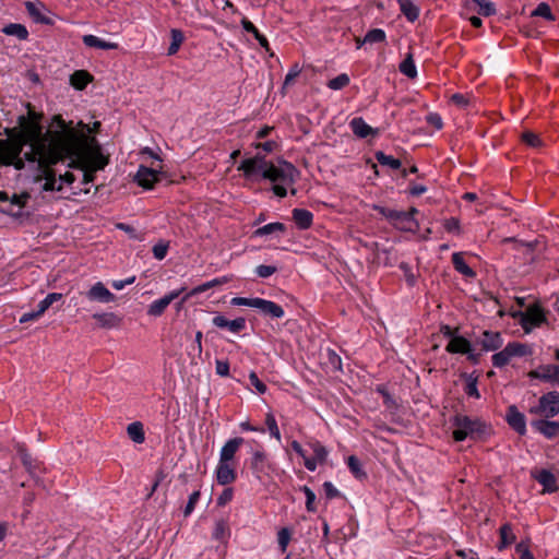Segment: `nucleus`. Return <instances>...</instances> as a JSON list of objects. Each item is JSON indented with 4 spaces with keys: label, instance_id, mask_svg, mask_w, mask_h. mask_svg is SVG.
Wrapping results in <instances>:
<instances>
[{
    "label": "nucleus",
    "instance_id": "nucleus-1",
    "mask_svg": "<svg viewBox=\"0 0 559 559\" xmlns=\"http://www.w3.org/2000/svg\"><path fill=\"white\" fill-rule=\"evenodd\" d=\"M41 115L29 111L28 117H20L22 139L25 143H36L39 150L59 146L79 140L73 121H66L61 115H55L46 132L40 123Z\"/></svg>",
    "mask_w": 559,
    "mask_h": 559
},
{
    "label": "nucleus",
    "instance_id": "nucleus-2",
    "mask_svg": "<svg viewBox=\"0 0 559 559\" xmlns=\"http://www.w3.org/2000/svg\"><path fill=\"white\" fill-rule=\"evenodd\" d=\"M238 170L247 178L261 175L262 178L272 181V191L278 198L287 195V188L294 185L298 176V170L293 164L284 162L281 166H275L261 155L243 159Z\"/></svg>",
    "mask_w": 559,
    "mask_h": 559
},
{
    "label": "nucleus",
    "instance_id": "nucleus-3",
    "mask_svg": "<svg viewBox=\"0 0 559 559\" xmlns=\"http://www.w3.org/2000/svg\"><path fill=\"white\" fill-rule=\"evenodd\" d=\"M88 126L82 121L78 122L75 133L79 136V148L69 153L71 158L70 167H88L94 170H102L109 163L107 156L102 152L99 144L95 138L87 135Z\"/></svg>",
    "mask_w": 559,
    "mask_h": 559
},
{
    "label": "nucleus",
    "instance_id": "nucleus-4",
    "mask_svg": "<svg viewBox=\"0 0 559 559\" xmlns=\"http://www.w3.org/2000/svg\"><path fill=\"white\" fill-rule=\"evenodd\" d=\"M78 148L79 140H75L53 147L49 154L46 153V157H44V159L38 164V175L36 177V181L57 177V173L53 166L69 157V153H73Z\"/></svg>",
    "mask_w": 559,
    "mask_h": 559
},
{
    "label": "nucleus",
    "instance_id": "nucleus-5",
    "mask_svg": "<svg viewBox=\"0 0 559 559\" xmlns=\"http://www.w3.org/2000/svg\"><path fill=\"white\" fill-rule=\"evenodd\" d=\"M453 426L452 437L455 441L461 442L465 439H477L485 433L486 425L476 417H469L463 414H456L451 419Z\"/></svg>",
    "mask_w": 559,
    "mask_h": 559
},
{
    "label": "nucleus",
    "instance_id": "nucleus-6",
    "mask_svg": "<svg viewBox=\"0 0 559 559\" xmlns=\"http://www.w3.org/2000/svg\"><path fill=\"white\" fill-rule=\"evenodd\" d=\"M530 413L545 418L555 417L559 414V393L550 391L543 394L538 400V404L530 408Z\"/></svg>",
    "mask_w": 559,
    "mask_h": 559
},
{
    "label": "nucleus",
    "instance_id": "nucleus-7",
    "mask_svg": "<svg viewBox=\"0 0 559 559\" xmlns=\"http://www.w3.org/2000/svg\"><path fill=\"white\" fill-rule=\"evenodd\" d=\"M249 465L253 475L258 479H261L262 475H266L272 468V463L269 460V455L261 444H259L258 448L252 451Z\"/></svg>",
    "mask_w": 559,
    "mask_h": 559
},
{
    "label": "nucleus",
    "instance_id": "nucleus-8",
    "mask_svg": "<svg viewBox=\"0 0 559 559\" xmlns=\"http://www.w3.org/2000/svg\"><path fill=\"white\" fill-rule=\"evenodd\" d=\"M527 377L532 380L536 379L559 386V365H540L536 369L531 370Z\"/></svg>",
    "mask_w": 559,
    "mask_h": 559
},
{
    "label": "nucleus",
    "instance_id": "nucleus-9",
    "mask_svg": "<svg viewBox=\"0 0 559 559\" xmlns=\"http://www.w3.org/2000/svg\"><path fill=\"white\" fill-rule=\"evenodd\" d=\"M313 452L312 457H305V467L314 472L318 465H322L326 462L329 451L328 449L318 440H311L307 443Z\"/></svg>",
    "mask_w": 559,
    "mask_h": 559
},
{
    "label": "nucleus",
    "instance_id": "nucleus-10",
    "mask_svg": "<svg viewBox=\"0 0 559 559\" xmlns=\"http://www.w3.org/2000/svg\"><path fill=\"white\" fill-rule=\"evenodd\" d=\"M215 479L221 486H228L237 479L236 462L218 461L215 468Z\"/></svg>",
    "mask_w": 559,
    "mask_h": 559
},
{
    "label": "nucleus",
    "instance_id": "nucleus-11",
    "mask_svg": "<svg viewBox=\"0 0 559 559\" xmlns=\"http://www.w3.org/2000/svg\"><path fill=\"white\" fill-rule=\"evenodd\" d=\"M546 321L543 309L538 306L530 307L522 314L521 325L523 330L528 333L533 328L540 326Z\"/></svg>",
    "mask_w": 559,
    "mask_h": 559
},
{
    "label": "nucleus",
    "instance_id": "nucleus-12",
    "mask_svg": "<svg viewBox=\"0 0 559 559\" xmlns=\"http://www.w3.org/2000/svg\"><path fill=\"white\" fill-rule=\"evenodd\" d=\"M185 290L186 287H182L166 294L159 299L154 300L148 306L147 314L152 317H160L165 312L166 308L170 305V302L178 298Z\"/></svg>",
    "mask_w": 559,
    "mask_h": 559
},
{
    "label": "nucleus",
    "instance_id": "nucleus-13",
    "mask_svg": "<svg viewBox=\"0 0 559 559\" xmlns=\"http://www.w3.org/2000/svg\"><path fill=\"white\" fill-rule=\"evenodd\" d=\"M29 198L31 195L27 192L14 193L12 197H9V207H0V212L13 217H21Z\"/></svg>",
    "mask_w": 559,
    "mask_h": 559
},
{
    "label": "nucleus",
    "instance_id": "nucleus-14",
    "mask_svg": "<svg viewBox=\"0 0 559 559\" xmlns=\"http://www.w3.org/2000/svg\"><path fill=\"white\" fill-rule=\"evenodd\" d=\"M506 420L508 425L519 435L524 436L526 433L525 416L518 409L515 405H510L507 408Z\"/></svg>",
    "mask_w": 559,
    "mask_h": 559
},
{
    "label": "nucleus",
    "instance_id": "nucleus-15",
    "mask_svg": "<svg viewBox=\"0 0 559 559\" xmlns=\"http://www.w3.org/2000/svg\"><path fill=\"white\" fill-rule=\"evenodd\" d=\"M86 297L91 301H98L104 304L112 302L116 298L115 295L102 282L95 283L86 293Z\"/></svg>",
    "mask_w": 559,
    "mask_h": 559
},
{
    "label": "nucleus",
    "instance_id": "nucleus-16",
    "mask_svg": "<svg viewBox=\"0 0 559 559\" xmlns=\"http://www.w3.org/2000/svg\"><path fill=\"white\" fill-rule=\"evenodd\" d=\"M254 308L259 309L263 314L273 319H281L285 314V311L282 306L277 305L274 301L259 297H255Z\"/></svg>",
    "mask_w": 559,
    "mask_h": 559
},
{
    "label": "nucleus",
    "instance_id": "nucleus-17",
    "mask_svg": "<svg viewBox=\"0 0 559 559\" xmlns=\"http://www.w3.org/2000/svg\"><path fill=\"white\" fill-rule=\"evenodd\" d=\"M532 428L547 439H552L559 435V421L545 419H535L531 421Z\"/></svg>",
    "mask_w": 559,
    "mask_h": 559
},
{
    "label": "nucleus",
    "instance_id": "nucleus-18",
    "mask_svg": "<svg viewBox=\"0 0 559 559\" xmlns=\"http://www.w3.org/2000/svg\"><path fill=\"white\" fill-rule=\"evenodd\" d=\"M245 443V439L241 437H235L225 442L219 451L218 461L224 462H236L235 456L240 447Z\"/></svg>",
    "mask_w": 559,
    "mask_h": 559
},
{
    "label": "nucleus",
    "instance_id": "nucleus-19",
    "mask_svg": "<svg viewBox=\"0 0 559 559\" xmlns=\"http://www.w3.org/2000/svg\"><path fill=\"white\" fill-rule=\"evenodd\" d=\"M159 173L152 168L140 166L134 177L135 182L144 189H152L154 183L158 181Z\"/></svg>",
    "mask_w": 559,
    "mask_h": 559
},
{
    "label": "nucleus",
    "instance_id": "nucleus-20",
    "mask_svg": "<svg viewBox=\"0 0 559 559\" xmlns=\"http://www.w3.org/2000/svg\"><path fill=\"white\" fill-rule=\"evenodd\" d=\"M213 324L219 329H227L233 333H239L246 329V319L242 317L234 320H228L224 316H216L213 318Z\"/></svg>",
    "mask_w": 559,
    "mask_h": 559
},
{
    "label": "nucleus",
    "instance_id": "nucleus-21",
    "mask_svg": "<svg viewBox=\"0 0 559 559\" xmlns=\"http://www.w3.org/2000/svg\"><path fill=\"white\" fill-rule=\"evenodd\" d=\"M479 344L486 352L497 350L502 344L503 340L499 332L484 331Z\"/></svg>",
    "mask_w": 559,
    "mask_h": 559
},
{
    "label": "nucleus",
    "instance_id": "nucleus-22",
    "mask_svg": "<svg viewBox=\"0 0 559 559\" xmlns=\"http://www.w3.org/2000/svg\"><path fill=\"white\" fill-rule=\"evenodd\" d=\"M409 215L405 211H397L391 224L402 231H413L418 227V223Z\"/></svg>",
    "mask_w": 559,
    "mask_h": 559
},
{
    "label": "nucleus",
    "instance_id": "nucleus-23",
    "mask_svg": "<svg viewBox=\"0 0 559 559\" xmlns=\"http://www.w3.org/2000/svg\"><path fill=\"white\" fill-rule=\"evenodd\" d=\"M17 453L21 457L23 465L32 476H36L38 473L41 472V463L33 459L24 445L17 447Z\"/></svg>",
    "mask_w": 559,
    "mask_h": 559
},
{
    "label": "nucleus",
    "instance_id": "nucleus-24",
    "mask_svg": "<svg viewBox=\"0 0 559 559\" xmlns=\"http://www.w3.org/2000/svg\"><path fill=\"white\" fill-rule=\"evenodd\" d=\"M292 218L301 230L309 229L313 223V214L306 209H294L292 211Z\"/></svg>",
    "mask_w": 559,
    "mask_h": 559
},
{
    "label": "nucleus",
    "instance_id": "nucleus-25",
    "mask_svg": "<svg viewBox=\"0 0 559 559\" xmlns=\"http://www.w3.org/2000/svg\"><path fill=\"white\" fill-rule=\"evenodd\" d=\"M349 127L353 133L360 139L377 134V131L367 124L361 117L353 118L349 122Z\"/></svg>",
    "mask_w": 559,
    "mask_h": 559
},
{
    "label": "nucleus",
    "instance_id": "nucleus-26",
    "mask_svg": "<svg viewBox=\"0 0 559 559\" xmlns=\"http://www.w3.org/2000/svg\"><path fill=\"white\" fill-rule=\"evenodd\" d=\"M471 342L464 336L456 335L449 341L445 350L450 354H465L471 352Z\"/></svg>",
    "mask_w": 559,
    "mask_h": 559
},
{
    "label": "nucleus",
    "instance_id": "nucleus-27",
    "mask_svg": "<svg viewBox=\"0 0 559 559\" xmlns=\"http://www.w3.org/2000/svg\"><path fill=\"white\" fill-rule=\"evenodd\" d=\"M451 260L453 267L457 273L467 278H474L476 276V272L465 262L463 252H454Z\"/></svg>",
    "mask_w": 559,
    "mask_h": 559
},
{
    "label": "nucleus",
    "instance_id": "nucleus-28",
    "mask_svg": "<svg viewBox=\"0 0 559 559\" xmlns=\"http://www.w3.org/2000/svg\"><path fill=\"white\" fill-rule=\"evenodd\" d=\"M500 540L498 544V549L502 550L511 546L515 543L516 536L513 532V526L510 523H504L499 528Z\"/></svg>",
    "mask_w": 559,
    "mask_h": 559
},
{
    "label": "nucleus",
    "instance_id": "nucleus-29",
    "mask_svg": "<svg viewBox=\"0 0 559 559\" xmlns=\"http://www.w3.org/2000/svg\"><path fill=\"white\" fill-rule=\"evenodd\" d=\"M83 43L87 47L98 48V49H104V50H111V49L118 48V45L116 43L106 41L95 35H91V34L83 36Z\"/></svg>",
    "mask_w": 559,
    "mask_h": 559
},
{
    "label": "nucleus",
    "instance_id": "nucleus-30",
    "mask_svg": "<svg viewBox=\"0 0 559 559\" xmlns=\"http://www.w3.org/2000/svg\"><path fill=\"white\" fill-rule=\"evenodd\" d=\"M536 480L544 487V489L548 492H555L558 489L557 479L555 475L547 471L542 469L536 476Z\"/></svg>",
    "mask_w": 559,
    "mask_h": 559
},
{
    "label": "nucleus",
    "instance_id": "nucleus-31",
    "mask_svg": "<svg viewBox=\"0 0 559 559\" xmlns=\"http://www.w3.org/2000/svg\"><path fill=\"white\" fill-rule=\"evenodd\" d=\"M93 319L97 321L99 326L106 329L117 328L121 322V319L112 312L95 313L93 314Z\"/></svg>",
    "mask_w": 559,
    "mask_h": 559
},
{
    "label": "nucleus",
    "instance_id": "nucleus-32",
    "mask_svg": "<svg viewBox=\"0 0 559 559\" xmlns=\"http://www.w3.org/2000/svg\"><path fill=\"white\" fill-rule=\"evenodd\" d=\"M28 144L31 146V151L26 152L24 154V157L28 162L37 163V165L39 164V162H41L44 159V157H46V153L49 154L53 150V146L45 145L44 150L41 151V150H39V147H37L36 143H28Z\"/></svg>",
    "mask_w": 559,
    "mask_h": 559
},
{
    "label": "nucleus",
    "instance_id": "nucleus-33",
    "mask_svg": "<svg viewBox=\"0 0 559 559\" xmlns=\"http://www.w3.org/2000/svg\"><path fill=\"white\" fill-rule=\"evenodd\" d=\"M402 14L409 21L415 22L419 16V8L412 0H397Z\"/></svg>",
    "mask_w": 559,
    "mask_h": 559
},
{
    "label": "nucleus",
    "instance_id": "nucleus-34",
    "mask_svg": "<svg viewBox=\"0 0 559 559\" xmlns=\"http://www.w3.org/2000/svg\"><path fill=\"white\" fill-rule=\"evenodd\" d=\"M93 76L85 70H76L70 76L71 85L79 91H82L92 81Z\"/></svg>",
    "mask_w": 559,
    "mask_h": 559
},
{
    "label": "nucleus",
    "instance_id": "nucleus-35",
    "mask_svg": "<svg viewBox=\"0 0 559 559\" xmlns=\"http://www.w3.org/2000/svg\"><path fill=\"white\" fill-rule=\"evenodd\" d=\"M287 230V227L285 224L275 222L266 224L262 227H259L254 230L253 236L254 237H263L271 234H284Z\"/></svg>",
    "mask_w": 559,
    "mask_h": 559
},
{
    "label": "nucleus",
    "instance_id": "nucleus-36",
    "mask_svg": "<svg viewBox=\"0 0 559 559\" xmlns=\"http://www.w3.org/2000/svg\"><path fill=\"white\" fill-rule=\"evenodd\" d=\"M374 157L377 159V162L381 165V166H385V167H389L393 170H397L402 167V163L400 159L391 156V155H386L384 152L382 151H377L374 153Z\"/></svg>",
    "mask_w": 559,
    "mask_h": 559
},
{
    "label": "nucleus",
    "instance_id": "nucleus-37",
    "mask_svg": "<svg viewBox=\"0 0 559 559\" xmlns=\"http://www.w3.org/2000/svg\"><path fill=\"white\" fill-rule=\"evenodd\" d=\"M2 32L9 36H15L21 40H25L28 37L27 28L19 23H10L2 28Z\"/></svg>",
    "mask_w": 559,
    "mask_h": 559
},
{
    "label": "nucleus",
    "instance_id": "nucleus-38",
    "mask_svg": "<svg viewBox=\"0 0 559 559\" xmlns=\"http://www.w3.org/2000/svg\"><path fill=\"white\" fill-rule=\"evenodd\" d=\"M127 432L129 438L135 443H143L145 440L143 425L140 421H134L128 425Z\"/></svg>",
    "mask_w": 559,
    "mask_h": 559
},
{
    "label": "nucleus",
    "instance_id": "nucleus-39",
    "mask_svg": "<svg viewBox=\"0 0 559 559\" xmlns=\"http://www.w3.org/2000/svg\"><path fill=\"white\" fill-rule=\"evenodd\" d=\"M399 69L402 74L409 79H415L417 76V69L412 52L407 53L405 59L400 63Z\"/></svg>",
    "mask_w": 559,
    "mask_h": 559
},
{
    "label": "nucleus",
    "instance_id": "nucleus-40",
    "mask_svg": "<svg viewBox=\"0 0 559 559\" xmlns=\"http://www.w3.org/2000/svg\"><path fill=\"white\" fill-rule=\"evenodd\" d=\"M507 348L509 349L512 358L524 357L533 354L532 347L524 343L511 342L507 344Z\"/></svg>",
    "mask_w": 559,
    "mask_h": 559
},
{
    "label": "nucleus",
    "instance_id": "nucleus-41",
    "mask_svg": "<svg viewBox=\"0 0 559 559\" xmlns=\"http://www.w3.org/2000/svg\"><path fill=\"white\" fill-rule=\"evenodd\" d=\"M170 38H171V41L168 47L167 55L174 56L178 52L180 46L185 41V35H183L182 31H180L178 28H173L170 31Z\"/></svg>",
    "mask_w": 559,
    "mask_h": 559
},
{
    "label": "nucleus",
    "instance_id": "nucleus-42",
    "mask_svg": "<svg viewBox=\"0 0 559 559\" xmlns=\"http://www.w3.org/2000/svg\"><path fill=\"white\" fill-rule=\"evenodd\" d=\"M385 32L381 28H372L362 38L364 44H377L385 41Z\"/></svg>",
    "mask_w": 559,
    "mask_h": 559
},
{
    "label": "nucleus",
    "instance_id": "nucleus-43",
    "mask_svg": "<svg viewBox=\"0 0 559 559\" xmlns=\"http://www.w3.org/2000/svg\"><path fill=\"white\" fill-rule=\"evenodd\" d=\"M511 358H512V356L506 346L502 350L492 355L491 361L496 368H502L509 364Z\"/></svg>",
    "mask_w": 559,
    "mask_h": 559
},
{
    "label": "nucleus",
    "instance_id": "nucleus-44",
    "mask_svg": "<svg viewBox=\"0 0 559 559\" xmlns=\"http://www.w3.org/2000/svg\"><path fill=\"white\" fill-rule=\"evenodd\" d=\"M532 16H539L544 17L547 21H555L556 17L554 13L551 12V8L546 2H540L537 4L535 10L531 13Z\"/></svg>",
    "mask_w": 559,
    "mask_h": 559
},
{
    "label": "nucleus",
    "instance_id": "nucleus-45",
    "mask_svg": "<svg viewBox=\"0 0 559 559\" xmlns=\"http://www.w3.org/2000/svg\"><path fill=\"white\" fill-rule=\"evenodd\" d=\"M292 539V532L287 527H283L277 532V543L282 554H285L289 542Z\"/></svg>",
    "mask_w": 559,
    "mask_h": 559
},
{
    "label": "nucleus",
    "instance_id": "nucleus-46",
    "mask_svg": "<svg viewBox=\"0 0 559 559\" xmlns=\"http://www.w3.org/2000/svg\"><path fill=\"white\" fill-rule=\"evenodd\" d=\"M61 298H62V294H60V293H50V294H48L37 305V309L39 310V313L44 314L53 302L60 300Z\"/></svg>",
    "mask_w": 559,
    "mask_h": 559
},
{
    "label": "nucleus",
    "instance_id": "nucleus-47",
    "mask_svg": "<svg viewBox=\"0 0 559 559\" xmlns=\"http://www.w3.org/2000/svg\"><path fill=\"white\" fill-rule=\"evenodd\" d=\"M349 76L346 73H341L328 82V87L333 91H338L349 84Z\"/></svg>",
    "mask_w": 559,
    "mask_h": 559
},
{
    "label": "nucleus",
    "instance_id": "nucleus-48",
    "mask_svg": "<svg viewBox=\"0 0 559 559\" xmlns=\"http://www.w3.org/2000/svg\"><path fill=\"white\" fill-rule=\"evenodd\" d=\"M229 536L228 524L224 520H219L215 523V527L213 531V538L217 540H223Z\"/></svg>",
    "mask_w": 559,
    "mask_h": 559
},
{
    "label": "nucleus",
    "instance_id": "nucleus-49",
    "mask_svg": "<svg viewBox=\"0 0 559 559\" xmlns=\"http://www.w3.org/2000/svg\"><path fill=\"white\" fill-rule=\"evenodd\" d=\"M265 425L271 437L275 438L277 441H281V432L275 419V416L272 413H267L265 415Z\"/></svg>",
    "mask_w": 559,
    "mask_h": 559
},
{
    "label": "nucleus",
    "instance_id": "nucleus-50",
    "mask_svg": "<svg viewBox=\"0 0 559 559\" xmlns=\"http://www.w3.org/2000/svg\"><path fill=\"white\" fill-rule=\"evenodd\" d=\"M521 139L523 143L534 148L540 147L543 145V141L539 135L532 131L523 132Z\"/></svg>",
    "mask_w": 559,
    "mask_h": 559
},
{
    "label": "nucleus",
    "instance_id": "nucleus-51",
    "mask_svg": "<svg viewBox=\"0 0 559 559\" xmlns=\"http://www.w3.org/2000/svg\"><path fill=\"white\" fill-rule=\"evenodd\" d=\"M399 267L403 272L407 285L411 287L415 286L417 282V276L414 274L412 266L406 262H401Z\"/></svg>",
    "mask_w": 559,
    "mask_h": 559
},
{
    "label": "nucleus",
    "instance_id": "nucleus-52",
    "mask_svg": "<svg viewBox=\"0 0 559 559\" xmlns=\"http://www.w3.org/2000/svg\"><path fill=\"white\" fill-rule=\"evenodd\" d=\"M464 392L469 397H474V399L480 397V394H479V391L477 388V378L468 376L465 388H464Z\"/></svg>",
    "mask_w": 559,
    "mask_h": 559
},
{
    "label": "nucleus",
    "instance_id": "nucleus-53",
    "mask_svg": "<svg viewBox=\"0 0 559 559\" xmlns=\"http://www.w3.org/2000/svg\"><path fill=\"white\" fill-rule=\"evenodd\" d=\"M301 491L305 493L306 496V509L308 512H316L317 511V507H316V493L308 487V486H302L301 487Z\"/></svg>",
    "mask_w": 559,
    "mask_h": 559
},
{
    "label": "nucleus",
    "instance_id": "nucleus-54",
    "mask_svg": "<svg viewBox=\"0 0 559 559\" xmlns=\"http://www.w3.org/2000/svg\"><path fill=\"white\" fill-rule=\"evenodd\" d=\"M442 225H443V228L450 234H454V235L461 234V224H460L459 218H456V217H450V218L444 219Z\"/></svg>",
    "mask_w": 559,
    "mask_h": 559
},
{
    "label": "nucleus",
    "instance_id": "nucleus-55",
    "mask_svg": "<svg viewBox=\"0 0 559 559\" xmlns=\"http://www.w3.org/2000/svg\"><path fill=\"white\" fill-rule=\"evenodd\" d=\"M347 466L349 471L355 475V477L360 478L362 476H366V474L361 471L359 460L355 455H350L347 459Z\"/></svg>",
    "mask_w": 559,
    "mask_h": 559
},
{
    "label": "nucleus",
    "instance_id": "nucleus-56",
    "mask_svg": "<svg viewBox=\"0 0 559 559\" xmlns=\"http://www.w3.org/2000/svg\"><path fill=\"white\" fill-rule=\"evenodd\" d=\"M200 496H201L200 490H195V491H193V492L189 496V500H188V502H187V504H186V508H185V510H183V515H185L186 518H187V516H189V515L193 512V510H194V508H195V504H197V503L199 502V500H200Z\"/></svg>",
    "mask_w": 559,
    "mask_h": 559
},
{
    "label": "nucleus",
    "instance_id": "nucleus-57",
    "mask_svg": "<svg viewBox=\"0 0 559 559\" xmlns=\"http://www.w3.org/2000/svg\"><path fill=\"white\" fill-rule=\"evenodd\" d=\"M63 186L59 183V180L57 177L55 178H47L45 179V183L43 185L41 189L46 192H59L61 191Z\"/></svg>",
    "mask_w": 559,
    "mask_h": 559
},
{
    "label": "nucleus",
    "instance_id": "nucleus-58",
    "mask_svg": "<svg viewBox=\"0 0 559 559\" xmlns=\"http://www.w3.org/2000/svg\"><path fill=\"white\" fill-rule=\"evenodd\" d=\"M25 8H26L27 13L32 17H34L36 21L46 23V24L48 23V20H46L45 17L41 16L40 10L37 8V5L35 3L27 1L25 3Z\"/></svg>",
    "mask_w": 559,
    "mask_h": 559
},
{
    "label": "nucleus",
    "instance_id": "nucleus-59",
    "mask_svg": "<svg viewBox=\"0 0 559 559\" xmlns=\"http://www.w3.org/2000/svg\"><path fill=\"white\" fill-rule=\"evenodd\" d=\"M210 288H213L212 287V284L209 282L204 283V284H201L197 287H194L191 292H189L188 294H186L182 299L180 300L179 305H183L186 301H188V299L194 295H198V294H201Z\"/></svg>",
    "mask_w": 559,
    "mask_h": 559
},
{
    "label": "nucleus",
    "instance_id": "nucleus-60",
    "mask_svg": "<svg viewBox=\"0 0 559 559\" xmlns=\"http://www.w3.org/2000/svg\"><path fill=\"white\" fill-rule=\"evenodd\" d=\"M277 272V267L274 265H258L255 267V274L261 278H267Z\"/></svg>",
    "mask_w": 559,
    "mask_h": 559
},
{
    "label": "nucleus",
    "instance_id": "nucleus-61",
    "mask_svg": "<svg viewBox=\"0 0 559 559\" xmlns=\"http://www.w3.org/2000/svg\"><path fill=\"white\" fill-rule=\"evenodd\" d=\"M168 242L159 241L158 243L154 245L153 247V255L157 260H163L168 251Z\"/></svg>",
    "mask_w": 559,
    "mask_h": 559
},
{
    "label": "nucleus",
    "instance_id": "nucleus-62",
    "mask_svg": "<svg viewBox=\"0 0 559 559\" xmlns=\"http://www.w3.org/2000/svg\"><path fill=\"white\" fill-rule=\"evenodd\" d=\"M233 497H234V489L230 487H226L222 491V493L217 497L216 503L219 507H224L233 500Z\"/></svg>",
    "mask_w": 559,
    "mask_h": 559
},
{
    "label": "nucleus",
    "instance_id": "nucleus-63",
    "mask_svg": "<svg viewBox=\"0 0 559 559\" xmlns=\"http://www.w3.org/2000/svg\"><path fill=\"white\" fill-rule=\"evenodd\" d=\"M249 382L254 389L260 393L264 394L266 392V385L259 379L255 372H250Z\"/></svg>",
    "mask_w": 559,
    "mask_h": 559
},
{
    "label": "nucleus",
    "instance_id": "nucleus-64",
    "mask_svg": "<svg viewBox=\"0 0 559 559\" xmlns=\"http://www.w3.org/2000/svg\"><path fill=\"white\" fill-rule=\"evenodd\" d=\"M373 210L377 211L383 217H385L390 223H392V221L394 219V216L397 212L396 210L389 209V207L381 206V205H374Z\"/></svg>",
    "mask_w": 559,
    "mask_h": 559
}]
</instances>
